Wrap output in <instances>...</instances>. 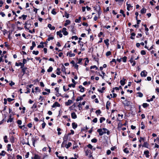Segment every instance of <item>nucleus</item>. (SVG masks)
<instances>
[{
  "instance_id": "obj_13",
  "label": "nucleus",
  "mask_w": 159,
  "mask_h": 159,
  "mask_svg": "<svg viewBox=\"0 0 159 159\" xmlns=\"http://www.w3.org/2000/svg\"><path fill=\"white\" fill-rule=\"evenodd\" d=\"M61 31H57V35L59 36L60 38H61L62 37V34H61Z\"/></svg>"
},
{
  "instance_id": "obj_11",
  "label": "nucleus",
  "mask_w": 159,
  "mask_h": 159,
  "mask_svg": "<svg viewBox=\"0 0 159 159\" xmlns=\"http://www.w3.org/2000/svg\"><path fill=\"white\" fill-rule=\"evenodd\" d=\"M48 27L50 29V30H54L55 27L54 26H52L51 24H48Z\"/></svg>"
},
{
  "instance_id": "obj_35",
  "label": "nucleus",
  "mask_w": 159,
  "mask_h": 159,
  "mask_svg": "<svg viewBox=\"0 0 159 159\" xmlns=\"http://www.w3.org/2000/svg\"><path fill=\"white\" fill-rule=\"evenodd\" d=\"M96 113L97 115H99L101 113V111L99 109L97 110L95 112Z\"/></svg>"
},
{
  "instance_id": "obj_51",
  "label": "nucleus",
  "mask_w": 159,
  "mask_h": 159,
  "mask_svg": "<svg viewBox=\"0 0 159 159\" xmlns=\"http://www.w3.org/2000/svg\"><path fill=\"white\" fill-rule=\"evenodd\" d=\"M21 17L22 18V19L23 20H25L27 17V16L26 15H23Z\"/></svg>"
},
{
  "instance_id": "obj_47",
  "label": "nucleus",
  "mask_w": 159,
  "mask_h": 159,
  "mask_svg": "<svg viewBox=\"0 0 159 159\" xmlns=\"http://www.w3.org/2000/svg\"><path fill=\"white\" fill-rule=\"evenodd\" d=\"M124 151L125 153H128L129 152V150L127 148H125L124 150Z\"/></svg>"
},
{
  "instance_id": "obj_20",
  "label": "nucleus",
  "mask_w": 159,
  "mask_h": 159,
  "mask_svg": "<svg viewBox=\"0 0 159 159\" xmlns=\"http://www.w3.org/2000/svg\"><path fill=\"white\" fill-rule=\"evenodd\" d=\"M72 145L70 142L68 143V144L65 145V147L66 148H68Z\"/></svg>"
},
{
  "instance_id": "obj_48",
  "label": "nucleus",
  "mask_w": 159,
  "mask_h": 159,
  "mask_svg": "<svg viewBox=\"0 0 159 159\" xmlns=\"http://www.w3.org/2000/svg\"><path fill=\"white\" fill-rule=\"evenodd\" d=\"M33 54H35V55H37L39 53L38 51H33L32 52Z\"/></svg>"
},
{
  "instance_id": "obj_57",
  "label": "nucleus",
  "mask_w": 159,
  "mask_h": 159,
  "mask_svg": "<svg viewBox=\"0 0 159 159\" xmlns=\"http://www.w3.org/2000/svg\"><path fill=\"white\" fill-rule=\"evenodd\" d=\"M87 147L90 149H92V146L90 144H89L87 145Z\"/></svg>"
},
{
  "instance_id": "obj_2",
  "label": "nucleus",
  "mask_w": 159,
  "mask_h": 159,
  "mask_svg": "<svg viewBox=\"0 0 159 159\" xmlns=\"http://www.w3.org/2000/svg\"><path fill=\"white\" fill-rule=\"evenodd\" d=\"M78 43L80 46L81 50V51H84L85 49V48H84L83 47L84 46V44H83V42H82L79 41H78Z\"/></svg>"
},
{
  "instance_id": "obj_7",
  "label": "nucleus",
  "mask_w": 159,
  "mask_h": 159,
  "mask_svg": "<svg viewBox=\"0 0 159 159\" xmlns=\"http://www.w3.org/2000/svg\"><path fill=\"white\" fill-rule=\"evenodd\" d=\"M72 103V101L71 100H68L67 102H66L65 104L66 106H69Z\"/></svg>"
},
{
  "instance_id": "obj_12",
  "label": "nucleus",
  "mask_w": 159,
  "mask_h": 159,
  "mask_svg": "<svg viewBox=\"0 0 159 159\" xmlns=\"http://www.w3.org/2000/svg\"><path fill=\"white\" fill-rule=\"evenodd\" d=\"M22 72L23 73V75L26 73V70L27 69L26 67H22Z\"/></svg>"
},
{
  "instance_id": "obj_36",
  "label": "nucleus",
  "mask_w": 159,
  "mask_h": 159,
  "mask_svg": "<svg viewBox=\"0 0 159 159\" xmlns=\"http://www.w3.org/2000/svg\"><path fill=\"white\" fill-rule=\"evenodd\" d=\"M13 120V118H9V119L7 120V123H8L9 122H11Z\"/></svg>"
},
{
  "instance_id": "obj_49",
  "label": "nucleus",
  "mask_w": 159,
  "mask_h": 159,
  "mask_svg": "<svg viewBox=\"0 0 159 159\" xmlns=\"http://www.w3.org/2000/svg\"><path fill=\"white\" fill-rule=\"evenodd\" d=\"M66 142L64 141L62 142V144H61V147H65V145H66Z\"/></svg>"
},
{
  "instance_id": "obj_25",
  "label": "nucleus",
  "mask_w": 159,
  "mask_h": 159,
  "mask_svg": "<svg viewBox=\"0 0 159 159\" xmlns=\"http://www.w3.org/2000/svg\"><path fill=\"white\" fill-rule=\"evenodd\" d=\"M125 79L120 80V83L121 84V85L123 86L125 85Z\"/></svg>"
},
{
  "instance_id": "obj_5",
  "label": "nucleus",
  "mask_w": 159,
  "mask_h": 159,
  "mask_svg": "<svg viewBox=\"0 0 159 159\" xmlns=\"http://www.w3.org/2000/svg\"><path fill=\"white\" fill-rule=\"evenodd\" d=\"M66 29L65 28H63L62 30V32L63 34L65 35H67L68 34V32L66 31Z\"/></svg>"
},
{
  "instance_id": "obj_45",
  "label": "nucleus",
  "mask_w": 159,
  "mask_h": 159,
  "mask_svg": "<svg viewBox=\"0 0 159 159\" xmlns=\"http://www.w3.org/2000/svg\"><path fill=\"white\" fill-rule=\"evenodd\" d=\"M127 57L125 56H124L122 58V60L124 62H125L126 61Z\"/></svg>"
},
{
  "instance_id": "obj_17",
  "label": "nucleus",
  "mask_w": 159,
  "mask_h": 159,
  "mask_svg": "<svg viewBox=\"0 0 159 159\" xmlns=\"http://www.w3.org/2000/svg\"><path fill=\"white\" fill-rule=\"evenodd\" d=\"M70 23V20H67L66 21V22L64 24V26H66L67 25H69Z\"/></svg>"
},
{
  "instance_id": "obj_1",
  "label": "nucleus",
  "mask_w": 159,
  "mask_h": 159,
  "mask_svg": "<svg viewBox=\"0 0 159 159\" xmlns=\"http://www.w3.org/2000/svg\"><path fill=\"white\" fill-rule=\"evenodd\" d=\"M97 132L99 133L100 136H102L104 134L106 133V131H103L102 129H99L97 130Z\"/></svg>"
},
{
  "instance_id": "obj_46",
  "label": "nucleus",
  "mask_w": 159,
  "mask_h": 159,
  "mask_svg": "<svg viewBox=\"0 0 159 159\" xmlns=\"http://www.w3.org/2000/svg\"><path fill=\"white\" fill-rule=\"evenodd\" d=\"M68 86L69 87H72L73 88H74L75 87V84H69L68 85Z\"/></svg>"
},
{
  "instance_id": "obj_38",
  "label": "nucleus",
  "mask_w": 159,
  "mask_h": 159,
  "mask_svg": "<svg viewBox=\"0 0 159 159\" xmlns=\"http://www.w3.org/2000/svg\"><path fill=\"white\" fill-rule=\"evenodd\" d=\"M105 120V118L103 117H102L100 118V122L101 123H102L103 121H104Z\"/></svg>"
},
{
  "instance_id": "obj_50",
  "label": "nucleus",
  "mask_w": 159,
  "mask_h": 159,
  "mask_svg": "<svg viewBox=\"0 0 159 159\" xmlns=\"http://www.w3.org/2000/svg\"><path fill=\"white\" fill-rule=\"evenodd\" d=\"M94 68H96V70H97L98 69V68L96 66H95V65L91 66L90 67V69H94Z\"/></svg>"
},
{
  "instance_id": "obj_4",
  "label": "nucleus",
  "mask_w": 159,
  "mask_h": 159,
  "mask_svg": "<svg viewBox=\"0 0 159 159\" xmlns=\"http://www.w3.org/2000/svg\"><path fill=\"white\" fill-rule=\"evenodd\" d=\"M147 72L145 70L142 71L140 74V75L142 77H146L147 75Z\"/></svg>"
},
{
  "instance_id": "obj_8",
  "label": "nucleus",
  "mask_w": 159,
  "mask_h": 159,
  "mask_svg": "<svg viewBox=\"0 0 159 159\" xmlns=\"http://www.w3.org/2000/svg\"><path fill=\"white\" fill-rule=\"evenodd\" d=\"M71 116L72 118L75 119L77 118V115L74 112H72L71 113Z\"/></svg>"
},
{
  "instance_id": "obj_15",
  "label": "nucleus",
  "mask_w": 159,
  "mask_h": 159,
  "mask_svg": "<svg viewBox=\"0 0 159 159\" xmlns=\"http://www.w3.org/2000/svg\"><path fill=\"white\" fill-rule=\"evenodd\" d=\"M149 145L147 142H144L143 144V145L142 146L147 148H148Z\"/></svg>"
},
{
  "instance_id": "obj_60",
  "label": "nucleus",
  "mask_w": 159,
  "mask_h": 159,
  "mask_svg": "<svg viewBox=\"0 0 159 159\" xmlns=\"http://www.w3.org/2000/svg\"><path fill=\"white\" fill-rule=\"evenodd\" d=\"M155 98V96L154 95L152 96V97L149 100V101H152L153 100V99Z\"/></svg>"
},
{
  "instance_id": "obj_34",
  "label": "nucleus",
  "mask_w": 159,
  "mask_h": 159,
  "mask_svg": "<svg viewBox=\"0 0 159 159\" xmlns=\"http://www.w3.org/2000/svg\"><path fill=\"white\" fill-rule=\"evenodd\" d=\"M57 71L56 72V74L57 75H59L61 73V72L60 71V69L59 68H57Z\"/></svg>"
},
{
  "instance_id": "obj_58",
  "label": "nucleus",
  "mask_w": 159,
  "mask_h": 159,
  "mask_svg": "<svg viewBox=\"0 0 159 159\" xmlns=\"http://www.w3.org/2000/svg\"><path fill=\"white\" fill-rule=\"evenodd\" d=\"M53 39H54V38L53 37H49L47 39V40L48 41H49Z\"/></svg>"
},
{
  "instance_id": "obj_6",
  "label": "nucleus",
  "mask_w": 159,
  "mask_h": 159,
  "mask_svg": "<svg viewBox=\"0 0 159 159\" xmlns=\"http://www.w3.org/2000/svg\"><path fill=\"white\" fill-rule=\"evenodd\" d=\"M56 107H60V105L57 102H55L52 106V107L53 108H54Z\"/></svg>"
},
{
  "instance_id": "obj_40",
  "label": "nucleus",
  "mask_w": 159,
  "mask_h": 159,
  "mask_svg": "<svg viewBox=\"0 0 159 159\" xmlns=\"http://www.w3.org/2000/svg\"><path fill=\"white\" fill-rule=\"evenodd\" d=\"M148 106V104L147 103H143V106L144 108H146Z\"/></svg>"
},
{
  "instance_id": "obj_53",
  "label": "nucleus",
  "mask_w": 159,
  "mask_h": 159,
  "mask_svg": "<svg viewBox=\"0 0 159 159\" xmlns=\"http://www.w3.org/2000/svg\"><path fill=\"white\" fill-rule=\"evenodd\" d=\"M71 39H74L75 40H76L78 39V37L76 36H72L71 37Z\"/></svg>"
},
{
  "instance_id": "obj_14",
  "label": "nucleus",
  "mask_w": 159,
  "mask_h": 159,
  "mask_svg": "<svg viewBox=\"0 0 159 159\" xmlns=\"http://www.w3.org/2000/svg\"><path fill=\"white\" fill-rule=\"evenodd\" d=\"M144 153L145 155L147 157H149V152L148 150L145 151L144 152Z\"/></svg>"
},
{
  "instance_id": "obj_33",
  "label": "nucleus",
  "mask_w": 159,
  "mask_h": 159,
  "mask_svg": "<svg viewBox=\"0 0 159 159\" xmlns=\"http://www.w3.org/2000/svg\"><path fill=\"white\" fill-rule=\"evenodd\" d=\"M109 40L108 39H106L104 40V42L106 45L108 46L109 44Z\"/></svg>"
},
{
  "instance_id": "obj_32",
  "label": "nucleus",
  "mask_w": 159,
  "mask_h": 159,
  "mask_svg": "<svg viewBox=\"0 0 159 159\" xmlns=\"http://www.w3.org/2000/svg\"><path fill=\"white\" fill-rule=\"evenodd\" d=\"M40 44H42V45H39L38 46V48H43L44 47L43 45V43L42 42L40 43Z\"/></svg>"
},
{
  "instance_id": "obj_61",
  "label": "nucleus",
  "mask_w": 159,
  "mask_h": 159,
  "mask_svg": "<svg viewBox=\"0 0 159 159\" xmlns=\"http://www.w3.org/2000/svg\"><path fill=\"white\" fill-rule=\"evenodd\" d=\"M46 125V124L44 122H43L42 123V128H43V129H44L45 126V125Z\"/></svg>"
},
{
  "instance_id": "obj_55",
  "label": "nucleus",
  "mask_w": 159,
  "mask_h": 159,
  "mask_svg": "<svg viewBox=\"0 0 159 159\" xmlns=\"http://www.w3.org/2000/svg\"><path fill=\"white\" fill-rule=\"evenodd\" d=\"M27 62V60L25 59H24L23 60V63H23V65H24H24Z\"/></svg>"
},
{
  "instance_id": "obj_30",
  "label": "nucleus",
  "mask_w": 159,
  "mask_h": 159,
  "mask_svg": "<svg viewBox=\"0 0 159 159\" xmlns=\"http://www.w3.org/2000/svg\"><path fill=\"white\" fill-rule=\"evenodd\" d=\"M6 154V152L4 151H2L1 153H0V155L4 156Z\"/></svg>"
},
{
  "instance_id": "obj_29",
  "label": "nucleus",
  "mask_w": 159,
  "mask_h": 159,
  "mask_svg": "<svg viewBox=\"0 0 159 159\" xmlns=\"http://www.w3.org/2000/svg\"><path fill=\"white\" fill-rule=\"evenodd\" d=\"M34 159H41L40 157L37 155H35Z\"/></svg>"
},
{
  "instance_id": "obj_3",
  "label": "nucleus",
  "mask_w": 159,
  "mask_h": 159,
  "mask_svg": "<svg viewBox=\"0 0 159 159\" xmlns=\"http://www.w3.org/2000/svg\"><path fill=\"white\" fill-rule=\"evenodd\" d=\"M123 103L125 106H129L130 105V102L126 100L123 102Z\"/></svg>"
},
{
  "instance_id": "obj_9",
  "label": "nucleus",
  "mask_w": 159,
  "mask_h": 159,
  "mask_svg": "<svg viewBox=\"0 0 159 159\" xmlns=\"http://www.w3.org/2000/svg\"><path fill=\"white\" fill-rule=\"evenodd\" d=\"M23 63H22L21 62H19V63H17V62H16V66H20L21 67H20V68H22V67H24V65H23Z\"/></svg>"
},
{
  "instance_id": "obj_24",
  "label": "nucleus",
  "mask_w": 159,
  "mask_h": 159,
  "mask_svg": "<svg viewBox=\"0 0 159 159\" xmlns=\"http://www.w3.org/2000/svg\"><path fill=\"white\" fill-rule=\"evenodd\" d=\"M71 52H70L69 53H67V56L68 55V54H69V57H73L75 56V54L74 53H71Z\"/></svg>"
},
{
  "instance_id": "obj_26",
  "label": "nucleus",
  "mask_w": 159,
  "mask_h": 159,
  "mask_svg": "<svg viewBox=\"0 0 159 159\" xmlns=\"http://www.w3.org/2000/svg\"><path fill=\"white\" fill-rule=\"evenodd\" d=\"M146 9L143 8L141 10L140 12L141 13L144 14L146 13Z\"/></svg>"
},
{
  "instance_id": "obj_44",
  "label": "nucleus",
  "mask_w": 159,
  "mask_h": 159,
  "mask_svg": "<svg viewBox=\"0 0 159 159\" xmlns=\"http://www.w3.org/2000/svg\"><path fill=\"white\" fill-rule=\"evenodd\" d=\"M111 54V52L109 51H108L106 53V56L107 57H108Z\"/></svg>"
},
{
  "instance_id": "obj_31",
  "label": "nucleus",
  "mask_w": 159,
  "mask_h": 159,
  "mask_svg": "<svg viewBox=\"0 0 159 159\" xmlns=\"http://www.w3.org/2000/svg\"><path fill=\"white\" fill-rule=\"evenodd\" d=\"M111 104V103L110 102L107 101L106 103V107L107 109H109V107L108 106H110V105Z\"/></svg>"
},
{
  "instance_id": "obj_43",
  "label": "nucleus",
  "mask_w": 159,
  "mask_h": 159,
  "mask_svg": "<svg viewBox=\"0 0 159 159\" xmlns=\"http://www.w3.org/2000/svg\"><path fill=\"white\" fill-rule=\"evenodd\" d=\"M141 125L142 126L141 127V129H144V128H145V126L144 125V124H143V122H141Z\"/></svg>"
},
{
  "instance_id": "obj_37",
  "label": "nucleus",
  "mask_w": 159,
  "mask_h": 159,
  "mask_svg": "<svg viewBox=\"0 0 159 159\" xmlns=\"http://www.w3.org/2000/svg\"><path fill=\"white\" fill-rule=\"evenodd\" d=\"M53 68L52 67L50 66L49 68L48 69L47 71L48 72H52V70Z\"/></svg>"
},
{
  "instance_id": "obj_56",
  "label": "nucleus",
  "mask_w": 159,
  "mask_h": 159,
  "mask_svg": "<svg viewBox=\"0 0 159 159\" xmlns=\"http://www.w3.org/2000/svg\"><path fill=\"white\" fill-rule=\"evenodd\" d=\"M97 140L95 138L91 140V142L93 143H95L97 142Z\"/></svg>"
},
{
  "instance_id": "obj_27",
  "label": "nucleus",
  "mask_w": 159,
  "mask_h": 159,
  "mask_svg": "<svg viewBox=\"0 0 159 159\" xmlns=\"http://www.w3.org/2000/svg\"><path fill=\"white\" fill-rule=\"evenodd\" d=\"M83 98L82 97V96H80L78 97L76 99V101L77 102H78L80 101H81L82 100H83Z\"/></svg>"
},
{
  "instance_id": "obj_10",
  "label": "nucleus",
  "mask_w": 159,
  "mask_h": 159,
  "mask_svg": "<svg viewBox=\"0 0 159 159\" xmlns=\"http://www.w3.org/2000/svg\"><path fill=\"white\" fill-rule=\"evenodd\" d=\"M72 125L73 128L74 129H75L78 126L77 124L75 122L72 123Z\"/></svg>"
},
{
  "instance_id": "obj_52",
  "label": "nucleus",
  "mask_w": 159,
  "mask_h": 159,
  "mask_svg": "<svg viewBox=\"0 0 159 159\" xmlns=\"http://www.w3.org/2000/svg\"><path fill=\"white\" fill-rule=\"evenodd\" d=\"M141 53L142 55H145L146 54V52L144 50H142L141 51Z\"/></svg>"
},
{
  "instance_id": "obj_22",
  "label": "nucleus",
  "mask_w": 159,
  "mask_h": 159,
  "mask_svg": "<svg viewBox=\"0 0 159 159\" xmlns=\"http://www.w3.org/2000/svg\"><path fill=\"white\" fill-rule=\"evenodd\" d=\"M11 145L10 144H8L7 145V151H12V149L11 148Z\"/></svg>"
},
{
  "instance_id": "obj_42",
  "label": "nucleus",
  "mask_w": 159,
  "mask_h": 159,
  "mask_svg": "<svg viewBox=\"0 0 159 159\" xmlns=\"http://www.w3.org/2000/svg\"><path fill=\"white\" fill-rule=\"evenodd\" d=\"M61 70L63 72H66V68L65 67L63 66L62 65V66L61 67Z\"/></svg>"
},
{
  "instance_id": "obj_28",
  "label": "nucleus",
  "mask_w": 159,
  "mask_h": 159,
  "mask_svg": "<svg viewBox=\"0 0 159 159\" xmlns=\"http://www.w3.org/2000/svg\"><path fill=\"white\" fill-rule=\"evenodd\" d=\"M127 10L128 11H129L130 10L129 8H130L131 7H132V6H131V5L130 4H128L127 3Z\"/></svg>"
},
{
  "instance_id": "obj_16",
  "label": "nucleus",
  "mask_w": 159,
  "mask_h": 159,
  "mask_svg": "<svg viewBox=\"0 0 159 159\" xmlns=\"http://www.w3.org/2000/svg\"><path fill=\"white\" fill-rule=\"evenodd\" d=\"M79 89H80V91L81 92H83L84 91V87H83L82 86L80 85L79 87Z\"/></svg>"
},
{
  "instance_id": "obj_39",
  "label": "nucleus",
  "mask_w": 159,
  "mask_h": 159,
  "mask_svg": "<svg viewBox=\"0 0 159 159\" xmlns=\"http://www.w3.org/2000/svg\"><path fill=\"white\" fill-rule=\"evenodd\" d=\"M118 116L119 117H120V116H121V118L120 119V118H117V120L119 121H120L121 120H120V119H122V118H123V115H120V114H118Z\"/></svg>"
},
{
  "instance_id": "obj_18",
  "label": "nucleus",
  "mask_w": 159,
  "mask_h": 159,
  "mask_svg": "<svg viewBox=\"0 0 159 159\" xmlns=\"http://www.w3.org/2000/svg\"><path fill=\"white\" fill-rule=\"evenodd\" d=\"M131 36L130 37L131 39H134V37L135 36V34L134 33H132L131 34Z\"/></svg>"
},
{
  "instance_id": "obj_23",
  "label": "nucleus",
  "mask_w": 159,
  "mask_h": 159,
  "mask_svg": "<svg viewBox=\"0 0 159 159\" xmlns=\"http://www.w3.org/2000/svg\"><path fill=\"white\" fill-rule=\"evenodd\" d=\"M86 155L88 156L91 153V151L89 150H87L85 152Z\"/></svg>"
},
{
  "instance_id": "obj_59",
  "label": "nucleus",
  "mask_w": 159,
  "mask_h": 159,
  "mask_svg": "<svg viewBox=\"0 0 159 159\" xmlns=\"http://www.w3.org/2000/svg\"><path fill=\"white\" fill-rule=\"evenodd\" d=\"M82 58H80L79 60L78 61V62H77V64H80L81 63V62H82Z\"/></svg>"
},
{
  "instance_id": "obj_19",
  "label": "nucleus",
  "mask_w": 159,
  "mask_h": 159,
  "mask_svg": "<svg viewBox=\"0 0 159 159\" xmlns=\"http://www.w3.org/2000/svg\"><path fill=\"white\" fill-rule=\"evenodd\" d=\"M63 140L64 141L66 142L68 139V136L67 134H65L63 137Z\"/></svg>"
},
{
  "instance_id": "obj_21",
  "label": "nucleus",
  "mask_w": 159,
  "mask_h": 159,
  "mask_svg": "<svg viewBox=\"0 0 159 159\" xmlns=\"http://www.w3.org/2000/svg\"><path fill=\"white\" fill-rule=\"evenodd\" d=\"M3 139H4V142L5 143H7L8 142V140L7 139V135H5Z\"/></svg>"
},
{
  "instance_id": "obj_41",
  "label": "nucleus",
  "mask_w": 159,
  "mask_h": 159,
  "mask_svg": "<svg viewBox=\"0 0 159 159\" xmlns=\"http://www.w3.org/2000/svg\"><path fill=\"white\" fill-rule=\"evenodd\" d=\"M137 93L138 94V96L140 97H142L143 96V94L140 92H138Z\"/></svg>"
},
{
  "instance_id": "obj_62",
  "label": "nucleus",
  "mask_w": 159,
  "mask_h": 159,
  "mask_svg": "<svg viewBox=\"0 0 159 159\" xmlns=\"http://www.w3.org/2000/svg\"><path fill=\"white\" fill-rule=\"evenodd\" d=\"M35 59L37 60H39V62L40 63L41 61V59H40L39 57H36Z\"/></svg>"
},
{
  "instance_id": "obj_64",
  "label": "nucleus",
  "mask_w": 159,
  "mask_h": 159,
  "mask_svg": "<svg viewBox=\"0 0 159 159\" xmlns=\"http://www.w3.org/2000/svg\"><path fill=\"white\" fill-rule=\"evenodd\" d=\"M17 123L19 125H20L22 124V121L20 120H18L17 121Z\"/></svg>"
},
{
  "instance_id": "obj_54",
  "label": "nucleus",
  "mask_w": 159,
  "mask_h": 159,
  "mask_svg": "<svg viewBox=\"0 0 159 159\" xmlns=\"http://www.w3.org/2000/svg\"><path fill=\"white\" fill-rule=\"evenodd\" d=\"M143 26L145 28V30H146L147 32H148V30H148V29L146 25L144 24L143 25Z\"/></svg>"
},
{
  "instance_id": "obj_63",
  "label": "nucleus",
  "mask_w": 159,
  "mask_h": 159,
  "mask_svg": "<svg viewBox=\"0 0 159 159\" xmlns=\"http://www.w3.org/2000/svg\"><path fill=\"white\" fill-rule=\"evenodd\" d=\"M97 118H95L93 120V122L94 123H96L97 122Z\"/></svg>"
}]
</instances>
